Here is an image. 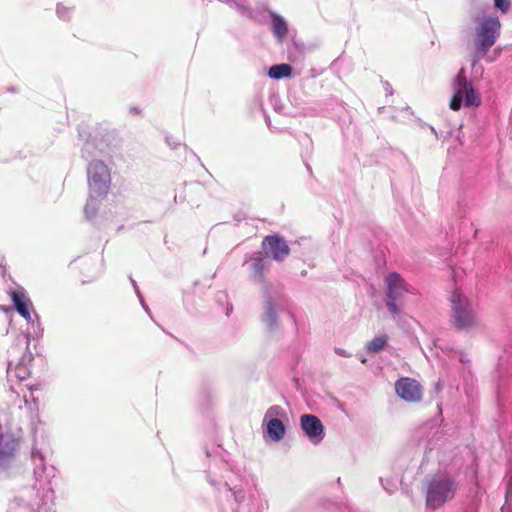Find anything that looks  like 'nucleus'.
<instances>
[{
	"label": "nucleus",
	"instance_id": "f8f14e48",
	"mask_svg": "<svg viewBox=\"0 0 512 512\" xmlns=\"http://www.w3.org/2000/svg\"><path fill=\"white\" fill-rule=\"evenodd\" d=\"M13 304L17 312L28 322L31 323L32 327H37L41 332L39 317L35 314L36 321L33 320L32 315L29 311L30 300L26 296L23 288H17L10 293Z\"/></svg>",
	"mask_w": 512,
	"mask_h": 512
},
{
	"label": "nucleus",
	"instance_id": "393cba45",
	"mask_svg": "<svg viewBox=\"0 0 512 512\" xmlns=\"http://www.w3.org/2000/svg\"><path fill=\"white\" fill-rule=\"evenodd\" d=\"M57 15L60 19L69 20L70 19V8L59 4L57 6Z\"/></svg>",
	"mask_w": 512,
	"mask_h": 512
},
{
	"label": "nucleus",
	"instance_id": "cd10ccee",
	"mask_svg": "<svg viewBox=\"0 0 512 512\" xmlns=\"http://www.w3.org/2000/svg\"><path fill=\"white\" fill-rule=\"evenodd\" d=\"M335 353L338 354L339 356H343V357H349L350 354L347 353L344 349L342 348H335Z\"/></svg>",
	"mask_w": 512,
	"mask_h": 512
},
{
	"label": "nucleus",
	"instance_id": "4be33fe9",
	"mask_svg": "<svg viewBox=\"0 0 512 512\" xmlns=\"http://www.w3.org/2000/svg\"><path fill=\"white\" fill-rule=\"evenodd\" d=\"M100 198L101 197H91L89 195L87 203L84 207V213H85L86 218L91 219L96 215V213L98 211L97 200Z\"/></svg>",
	"mask_w": 512,
	"mask_h": 512
},
{
	"label": "nucleus",
	"instance_id": "1a4fd4ad",
	"mask_svg": "<svg viewBox=\"0 0 512 512\" xmlns=\"http://www.w3.org/2000/svg\"><path fill=\"white\" fill-rule=\"evenodd\" d=\"M300 427L308 440L318 445L325 437V429L321 420L312 414H303L300 417Z\"/></svg>",
	"mask_w": 512,
	"mask_h": 512
},
{
	"label": "nucleus",
	"instance_id": "f03ea898",
	"mask_svg": "<svg viewBox=\"0 0 512 512\" xmlns=\"http://www.w3.org/2000/svg\"><path fill=\"white\" fill-rule=\"evenodd\" d=\"M384 285L387 309L393 316H399L404 308L405 296L415 294L416 289L397 272L388 273Z\"/></svg>",
	"mask_w": 512,
	"mask_h": 512
},
{
	"label": "nucleus",
	"instance_id": "423d86ee",
	"mask_svg": "<svg viewBox=\"0 0 512 512\" xmlns=\"http://www.w3.org/2000/svg\"><path fill=\"white\" fill-rule=\"evenodd\" d=\"M31 460L34 466L33 474L35 479L31 492L40 495L43 501L48 500L52 502L54 493L50 487V481L55 477L56 469L53 466H46L44 456L37 449L32 450Z\"/></svg>",
	"mask_w": 512,
	"mask_h": 512
},
{
	"label": "nucleus",
	"instance_id": "a878e982",
	"mask_svg": "<svg viewBox=\"0 0 512 512\" xmlns=\"http://www.w3.org/2000/svg\"><path fill=\"white\" fill-rule=\"evenodd\" d=\"M495 6L502 12H507L510 8V0H494Z\"/></svg>",
	"mask_w": 512,
	"mask_h": 512
},
{
	"label": "nucleus",
	"instance_id": "f257e3e1",
	"mask_svg": "<svg viewBox=\"0 0 512 512\" xmlns=\"http://www.w3.org/2000/svg\"><path fill=\"white\" fill-rule=\"evenodd\" d=\"M458 490V483L448 473H436L425 479V499L429 509L437 510L452 500Z\"/></svg>",
	"mask_w": 512,
	"mask_h": 512
},
{
	"label": "nucleus",
	"instance_id": "c756f323",
	"mask_svg": "<svg viewBox=\"0 0 512 512\" xmlns=\"http://www.w3.org/2000/svg\"><path fill=\"white\" fill-rule=\"evenodd\" d=\"M209 483L212 485V486H217L220 481H218L216 478L212 477L211 475H209Z\"/></svg>",
	"mask_w": 512,
	"mask_h": 512
},
{
	"label": "nucleus",
	"instance_id": "a211bd4d",
	"mask_svg": "<svg viewBox=\"0 0 512 512\" xmlns=\"http://www.w3.org/2000/svg\"><path fill=\"white\" fill-rule=\"evenodd\" d=\"M292 67L289 64H277L270 67L268 75L272 79H281L290 76Z\"/></svg>",
	"mask_w": 512,
	"mask_h": 512
},
{
	"label": "nucleus",
	"instance_id": "b1692460",
	"mask_svg": "<svg viewBox=\"0 0 512 512\" xmlns=\"http://www.w3.org/2000/svg\"><path fill=\"white\" fill-rule=\"evenodd\" d=\"M130 281H131V283H132V285H133V288H134V290H135V293H136L137 297L139 298V301H140V303H141L142 307L144 308V310H145L146 312H149V307H148V306H147V304L145 303L144 298H143V296H142V294H141V292H140V290H139V287H138V285H137L136 281H135L134 279H132V278H130Z\"/></svg>",
	"mask_w": 512,
	"mask_h": 512
},
{
	"label": "nucleus",
	"instance_id": "412c9836",
	"mask_svg": "<svg viewBox=\"0 0 512 512\" xmlns=\"http://www.w3.org/2000/svg\"><path fill=\"white\" fill-rule=\"evenodd\" d=\"M223 484L227 489L232 493V496L236 503L240 504L245 500V493L242 489H237L235 487L230 486V478L228 476L223 477Z\"/></svg>",
	"mask_w": 512,
	"mask_h": 512
},
{
	"label": "nucleus",
	"instance_id": "5701e85b",
	"mask_svg": "<svg viewBox=\"0 0 512 512\" xmlns=\"http://www.w3.org/2000/svg\"><path fill=\"white\" fill-rule=\"evenodd\" d=\"M7 373H8V377L14 376V377L18 378L19 380H25L29 375V372L27 371L26 367H24L22 365L17 366L14 369V371L9 366L7 369Z\"/></svg>",
	"mask_w": 512,
	"mask_h": 512
},
{
	"label": "nucleus",
	"instance_id": "72a5a7b5",
	"mask_svg": "<svg viewBox=\"0 0 512 512\" xmlns=\"http://www.w3.org/2000/svg\"><path fill=\"white\" fill-rule=\"evenodd\" d=\"M361 362H362V363H365V362H366V359H365V358H362V359H361Z\"/></svg>",
	"mask_w": 512,
	"mask_h": 512
},
{
	"label": "nucleus",
	"instance_id": "0eeeda50",
	"mask_svg": "<svg viewBox=\"0 0 512 512\" xmlns=\"http://www.w3.org/2000/svg\"><path fill=\"white\" fill-rule=\"evenodd\" d=\"M87 178L91 197H104L108 193L111 176L104 162L91 161L87 167Z\"/></svg>",
	"mask_w": 512,
	"mask_h": 512
},
{
	"label": "nucleus",
	"instance_id": "6ab92c4d",
	"mask_svg": "<svg viewBox=\"0 0 512 512\" xmlns=\"http://www.w3.org/2000/svg\"><path fill=\"white\" fill-rule=\"evenodd\" d=\"M387 342V335L376 336L366 344V350L369 353H378L379 351L383 350L386 347Z\"/></svg>",
	"mask_w": 512,
	"mask_h": 512
},
{
	"label": "nucleus",
	"instance_id": "f3484780",
	"mask_svg": "<svg viewBox=\"0 0 512 512\" xmlns=\"http://www.w3.org/2000/svg\"><path fill=\"white\" fill-rule=\"evenodd\" d=\"M251 262L252 278L256 282L262 283L265 271L267 270L266 261L262 257L257 256L252 257Z\"/></svg>",
	"mask_w": 512,
	"mask_h": 512
},
{
	"label": "nucleus",
	"instance_id": "7c9ffc66",
	"mask_svg": "<svg viewBox=\"0 0 512 512\" xmlns=\"http://www.w3.org/2000/svg\"><path fill=\"white\" fill-rule=\"evenodd\" d=\"M90 147H91V143L87 142V143L85 144V146H84L83 154H84V153H86V152H88V151H89V149H90Z\"/></svg>",
	"mask_w": 512,
	"mask_h": 512
},
{
	"label": "nucleus",
	"instance_id": "4468645a",
	"mask_svg": "<svg viewBox=\"0 0 512 512\" xmlns=\"http://www.w3.org/2000/svg\"><path fill=\"white\" fill-rule=\"evenodd\" d=\"M18 442L9 434H0V470L6 469L15 459Z\"/></svg>",
	"mask_w": 512,
	"mask_h": 512
},
{
	"label": "nucleus",
	"instance_id": "aec40b11",
	"mask_svg": "<svg viewBox=\"0 0 512 512\" xmlns=\"http://www.w3.org/2000/svg\"><path fill=\"white\" fill-rule=\"evenodd\" d=\"M286 416V411L280 405H273L265 412L263 421H269L270 419L283 420Z\"/></svg>",
	"mask_w": 512,
	"mask_h": 512
},
{
	"label": "nucleus",
	"instance_id": "ddd939ff",
	"mask_svg": "<svg viewBox=\"0 0 512 512\" xmlns=\"http://www.w3.org/2000/svg\"><path fill=\"white\" fill-rule=\"evenodd\" d=\"M263 297L264 300L261 321L264 323L268 330L274 331L279 326L278 314L276 311V301L266 287L264 289Z\"/></svg>",
	"mask_w": 512,
	"mask_h": 512
},
{
	"label": "nucleus",
	"instance_id": "6e6552de",
	"mask_svg": "<svg viewBox=\"0 0 512 512\" xmlns=\"http://www.w3.org/2000/svg\"><path fill=\"white\" fill-rule=\"evenodd\" d=\"M50 501L42 500V497L31 491L15 497L8 505L7 512H38L41 506L47 505Z\"/></svg>",
	"mask_w": 512,
	"mask_h": 512
},
{
	"label": "nucleus",
	"instance_id": "9d476101",
	"mask_svg": "<svg viewBox=\"0 0 512 512\" xmlns=\"http://www.w3.org/2000/svg\"><path fill=\"white\" fill-rule=\"evenodd\" d=\"M397 395L407 402H418L422 398L423 390L418 381L409 377H402L395 383Z\"/></svg>",
	"mask_w": 512,
	"mask_h": 512
},
{
	"label": "nucleus",
	"instance_id": "c85d7f7f",
	"mask_svg": "<svg viewBox=\"0 0 512 512\" xmlns=\"http://www.w3.org/2000/svg\"><path fill=\"white\" fill-rule=\"evenodd\" d=\"M384 90L386 91V93L388 95H392L393 94L392 87H391V85L388 82L384 83Z\"/></svg>",
	"mask_w": 512,
	"mask_h": 512
},
{
	"label": "nucleus",
	"instance_id": "7ed1b4c3",
	"mask_svg": "<svg viewBox=\"0 0 512 512\" xmlns=\"http://www.w3.org/2000/svg\"><path fill=\"white\" fill-rule=\"evenodd\" d=\"M451 87L452 98L449 107L453 111H458L462 107L471 108L481 105V94L473 87L472 81L467 79L464 68H461L453 78Z\"/></svg>",
	"mask_w": 512,
	"mask_h": 512
},
{
	"label": "nucleus",
	"instance_id": "9b49d317",
	"mask_svg": "<svg viewBox=\"0 0 512 512\" xmlns=\"http://www.w3.org/2000/svg\"><path fill=\"white\" fill-rule=\"evenodd\" d=\"M262 246L266 256L275 261H283L290 253V248L285 239L277 235L266 236Z\"/></svg>",
	"mask_w": 512,
	"mask_h": 512
},
{
	"label": "nucleus",
	"instance_id": "473e14b6",
	"mask_svg": "<svg viewBox=\"0 0 512 512\" xmlns=\"http://www.w3.org/2000/svg\"><path fill=\"white\" fill-rule=\"evenodd\" d=\"M24 339H25V343H26V345L28 346L29 341H30V340H29V336H28V335L24 336Z\"/></svg>",
	"mask_w": 512,
	"mask_h": 512
},
{
	"label": "nucleus",
	"instance_id": "bb28decb",
	"mask_svg": "<svg viewBox=\"0 0 512 512\" xmlns=\"http://www.w3.org/2000/svg\"><path fill=\"white\" fill-rule=\"evenodd\" d=\"M24 402H25V405L30 410H34L36 408V400H35V398L32 397V401L30 402V400L27 398V396H24Z\"/></svg>",
	"mask_w": 512,
	"mask_h": 512
},
{
	"label": "nucleus",
	"instance_id": "39448f33",
	"mask_svg": "<svg viewBox=\"0 0 512 512\" xmlns=\"http://www.w3.org/2000/svg\"><path fill=\"white\" fill-rule=\"evenodd\" d=\"M477 27L475 29V48L479 54L472 63L475 66L479 59L485 55L495 44L500 36L501 24L496 16H483L475 19Z\"/></svg>",
	"mask_w": 512,
	"mask_h": 512
},
{
	"label": "nucleus",
	"instance_id": "dca6fc26",
	"mask_svg": "<svg viewBox=\"0 0 512 512\" xmlns=\"http://www.w3.org/2000/svg\"><path fill=\"white\" fill-rule=\"evenodd\" d=\"M272 32L279 42H283L288 34L287 21L279 14L271 12Z\"/></svg>",
	"mask_w": 512,
	"mask_h": 512
},
{
	"label": "nucleus",
	"instance_id": "2eb2a0df",
	"mask_svg": "<svg viewBox=\"0 0 512 512\" xmlns=\"http://www.w3.org/2000/svg\"><path fill=\"white\" fill-rule=\"evenodd\" d=\"M263 426H265V432L272 441L279 442L284 438L286 428L282 420L270 419L269 421H263Z\"/></svg>",
	"mask_w": 512,
	"mask_h": 512
},
{
	"label": "nucleus",
	"instance_id": "2f4dec72",
	"mask_svg": "<svg viewBox=\"0 0 512 512\" xmlns=\"http://www.w3.org/2000/svg\"><path fill=\"white\" fill-rule=\"evenodd\" d=\"M231 311H232V306H230L229 308H227V310H226V315H227V316H229V315H230V313H231Z\"/></svg>",
	"mask_w": 512,
	"mask_h": 512
},
{
	"label": "nucleus",
	"instance_id": "20e7f679",
	"mask_svg": "<svg viewBox=\"0 0 512 512\" xmlns=\"http://www.w3.org/2000/svg\"><path fill=\"white\" fill-rule=\"evenodd\" d=\"M453 325L459 330H467L478 325V305L460 292L450 297Z\"/></svg>",
	"mask_w": 512,
	"mask_h": 512
}]
</instances>
